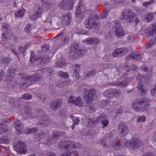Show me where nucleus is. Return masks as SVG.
<instances>
[{
    "label": "nucleus",
    "instance_id": "obj_1",
    "mask_svg": "<svg viewBox=\"0 0 156 156\" xmlns=\"http://www.w3.org/2000/svg\"><path fill=\"white\" fill-rule=\"evenodd\" d=\"M60 144L64 146V150H66L65 153L62 154L61 156H78L77 152L75 151L73 152V149L79 147V144L66 141L60 142Z\"/></svg>",
    "mask_w": 156,
    "mask_h": 156
},
{
    "label": "nucleus",
    "instance_id": "obj_2",
    "mask_svg": "<svg viewBox=\"0 0 156 156\" xmlns=\"http://www.w3.org/2000/svg\"><path fill=\"white\" fill-rule=\"evenodd\" d=\"M150 100L147 98H143L142 100L136 99L134 100L132 103V106L133 109L136 111H143V110L139 108L137 105H141L143 107V109L145 110L150 105Z\"/></svg>",
    "mask_w": 156,
    "mask_h": 156
},
{
    "label": "nucleus",
    "instance_id": "obj_3",
    "mask_svg": "<svg viewBox=\"0 0 156 156\" xmlns=\"http://www.w3.org/2000/svg\"><path fill=\"white\" fill-rule=\"evenodd\" d=\"M26 143L23 141H19L14 145L15 150L18 154H26L27 151Z\"/></svg>",
    "mask_w": 156,
    "mask_h": 156
},
{
    "label": "nucleus",
    "instance_id": "obj_4",
    "mask_svg": "<svg viewBox=\"0 0 156 156\" xmlns=\"http://www.w3.org/2000/svg\"><path fill=\"white\" fill-rule=\"evenodd\" d=\"M121 18L122 19H129V21H134L135 25L139 22L138 19L135 17V16L131 10H127L124 12H122Z\"/></svg>",
    "mask_w": 156,
    "mask_h": 156
},
{
    "label": "nucleus",
    "instance_id": "obj_5",
    "mask_svg": "<svg viewBox=\"0 0 156 156\" xmlns=\"http://www.w3.org/2000/svg\"><path fill=\"white\" fill-rule=\"evenodd\" d=\"M68 102L69 103H73L80 107L82 106V102L80 97H78L75 99V97L70 96L68 99Z\"/></svg>",
    "mask_w": 156,
    "mask_h": 156
},
{
    "label": "nucleus",
    "instance_id": "obj_6",
    "mask_svg": "<svg viewBox=\"0 0 156 156\" xmlns=\"http://www.w3.org/2000/svg\"><path fill=\"white\" fill-rule=\"evenodd\" d=\"M95 90L94 89H92L89 92L86 90V92L84 93V98L86 100L87 102L90 101L92 100L96 97L94 95Z\"/></svg>",
    "mask_w": 156,
    "mask_h": 156
},
{
    "label": "nucleus",
    "instance_id": "obj_7",
    "mask_svg": "<svg viewBox=\"0 0 156 156\" xmlns=\"http://www.w3.org/2000/svg\"><path fill=\"white\" fill-rule=\"evenodd\" d=\"M136 80L138 81L137 88L139 90V91L141 92V94L143 95L146 92L143 89V86L141 84V82L144 80L143 76H141L140 74L137 75Z\"/></svg>",
    "mask_w": 156,
    "mask_h": 156
},
{
    "label": "nucleus",
    "instance_id": "obj_8",
    "mask_svg": "<svg viewBox=\"0 0 156 156\" xmlns=\"http://www.w3.org/2000/svg\"><path fill=\"white\" fill-rule=\"evenodd\" d=\"M113 26H114V28H116L115 34L118 37H120L124 34L123 29L120 27L119 23L116 22L114 23Z\"/></svg>",
    "mask_w": 156,
    "mask_h": 156
},
{
    "label": "nucleus",
    "instance_id": "obj_9",
    "mask_svg": "<svg viewBox=\"0 0 156 156\" xmlns=\"http://www.w3.org/2000/svg\"><path fill=\"white\" fill-rule=\"evenodd\" d=\"M60 19L61 22L63 24L66 25H69L71 20V13H68L65 16H62Z\"/></svg>",
    "mask_w": 156,
    "mask_h": 156
},
{
    "label": "nucleus",
    "instance_id": "obj_10",
    "mask_svg": "<svg viewBox=\"0 0 156 156\" xmlns=\"http://www.w3.org/2000/svg\"><path fill=\"white\" fill-rule=\"evenodd\" d=\"M139 144L138 141H136L134 140H128L126 141L125 145L124 147H128L131 149V148L135 149L139 147Z\"/></svg>",
    "mask_w": 156,
    "mask_h": 156
},
{
    "label": "nucleus",
    "instance_id": "obj_11",
    "mask_svg": "<svg viewBox=\"0 0 156 156\" xmlns=\"http://www.w3.org/2000/svg\"><path fill=\"white\" fill-rule=\"evenodd\" d=\"M34 52L33 51H31L30 53V61L32 63L34 62V61H40V65L43 66V65L45 64L46 62L44 61V59L40 57L37 59V57H35L34 56Z\"/></svg>",
    "mask_w": 156,
    "mask_h": 156
},
{
    "label": "nucleus",
    "instance_id": "obj_12",
    "mask_svg": "<svg viewBox=\"0 0 156 156\" xmlns=\"http://www.w3.org/2000/svg\"><path fill=\"white\" fill-rule=\"evenodd\" d=\"M38 10L36 12L34 15L31 17V19L33 20H36L37 18L40 16L41 15L43 12V10L42 6L38 5L37 6Z\"/></svg>",
    "mask_w": 156,
    "mask_h": 156
},
{
    "label": "nucleus",
    "instance_id": "obj_13",
    "mask_svg": "<svg viewBox=\"0 0 156 156\" xmlns=\"http://www.w3.org/2000/svg\"><path fill=\"white\" fill-rule=\"evenodd\" d=\"M119 129L120 133L124 135L128 133L127 126L124 123H122L119 124Z\"/></svg>",
    "mask_w": 156,
    "mask_h": 156
},
{
    "label": "nucleus",
    "instance_id": "obj_14",
    "mask_svg": "<svg viewBox=\"0 0 156 156\" xmlns=\"http://www.w3.org/2000/svg\"><path fill=\"white\" fill-rule=\"evenodd\" d=\"M14 123L15 125L16 132L18 134H20L23 133L22 130L23 126L20 120H16Z\"/></svg>",
    "mask_w": 156,
    "mask_h": 156
},
{
    "label": "nucleus",
    "instance_id": "obj_15",
    "mask_svg": "<svg viewBox=\"0 0 156 156\" xmlns=\"http://www.w3.org/2000/svg\"><path fill=\"white\" fill-rule=\"evenodd\" d=\"M61 102L59 100H55L51 104L50 106L54 110L59 109L61 106Z\"/></svg>",
    "mask_w": 156,
    "mask_h": 156
},
{
    "label": "nucleus",
    "instance_id": "obj_16",
    "mask_svg": "<svg viewBox=\"0 0 156 156\" xmlns=\"http://www.w3.org/2000/svg\"><path fill=\"white\" fill-rule=\"evenodd\" d=\"M97 23L95 22L93 19V18L88 19L87 23L86 24V27L87 28L90 29L94 25H96Z\"/></svg>",
    "mask_w": 156,
    "mask_h": 156
},
{
    "label": "nucleus",
    "instance_id": "obj_17",
    "mask_svg": "<svg viewBox=\"0 0 156 156\" xmlns=\"http://www.w3.org/2000/svg\"><path fill=\"white\" fill-rule=\"evenodd\" d=\"M7 73L8 74H7L5 78L6 80L8 83H9L10 82L11 84L13 79V77L12 76L13 73H12V71H10L9 70H7Z\"/></svg>",
    "mask_w": 156,
    "mask_h": 156
},
{
    "label": "nucleus",
    "instance_id": "obj_18",
    "mask_svg": "<svg viewBox=\"0 0 156 156\" xmlns=\"http://www.w3.org/2000/svg\"><path fill=\"white\" fill-rule=\"evenodd\" d=\"M73 3L71 1L69 2H67L66 3H64V2H62V3L60 4V6L61 8H63V9H66V8L65 7V6H68V5H70V7L68 8V9H71L73 7Z\"/></svg>",
    "mask_w": 156,
    "mask_h": 156
},
{
    "label": "nucleus",
    "instance_id": "obj_19",
    "mask_svg": "<svg viewBox=\"0 0 156 156\" xmlns=\"http://www.w3.org/2000/svg\"><path fill=\"white\" fill-rule=\"evenodd\" d=\"M124 49L123 48H120L118 49L115 50L113 53V55L114 57H116L121 54H122L124 52Z\"/></svg>",
    "mask_w": 156,
    "mask_h": 156
},
{
    "label": "nucleus",
    "instance_id": "obj_20",
    "mask_svg": "<svg viewBox=\"0 0 156 156\" xmlns=\"http://www.w3.org/2000/svg\"><path fill=\"white\" fill-rule=\"evenodd\" d=\"M26 12V10L24 8H22L15 13V16L18 17L23 16Z\"/></svg>",
    "mask_w": 156,
    "mask_h": 156
},
{
    "label": "nucleus",
    "instance_id": "obj_21",
    "mask_svg": "<svg viewBox=\"0 0 156 156\" xmlns=\"http://www.w3.org/2000/svg\"><path fill=\"white\" fill-rule=\"evenodd\" d=\"M10 141L9 137H0V143L8 144Z\"/></svg>",
    "mask_w": 156,
    "mask_h": 156
},
{
    "label": "nucleus",
    "instance_id": "obj_22",
    "mask_svg": "<svg viewBox=\"0 0 156 156\" xmlns=\"http://www.w3.org/2000/svg\"><path fill=\"white\" fill-rule=\"evenodd\" d=\"M156 34V26L155 24L152 25L151 30H150L148 32L149 36Z\"/></svg>",
    "mask_w": 156,
    "mask_h": 156
},
{
    "label": "nucleus",
    "instance_id": "obj_23",
    "mask_svg": "<svg viewBox=\"0 0 156 156\" xmlns=\"http://www.w3.org/2000/svg\"><path fill=\"white\" fill-rule=\"evenodd\" d=\"M74 69L75 71V76L76 78H79L80 77L79 72L80 71V66H79L75 65Z\"/></svg>",
    "mask_w": 156,
    "mask_h": 156
},
{
    "label": "nucleus",
    "instance_id": "obj_24",
    "mask_svg": "<svg viewBox=\"0 0 156 156\" xmlns=\"http://www.w3.org/2000/svg\"><path fill=\"white\" fill-rule=\"evenodd\" d=\"M76 16L77 18H79V19H81L83 17V14L80 10V7L79 5H78V8L76 10Z\"/></svg>",
    "mask_w": 156,
    "mask_h": 156
},
{
    "label": "nucleus",
    "instance_id": "obj_25",
    "mask_svg": "<svg viewBox=\"0 0 156 156\" xmlns=\"http://www.w3.org/2000/svg\"><path fill=\"white\" fill-rule=\"evenodd\" d=\"M37 131V129L35 127L33 128H31L29 129H27L25 130L23 132L25 133L29 134L32 133H34Z\"/></svg>",
    "mask_w": 156,
    "mask_h": 156
},
{
    "label": "nucleus",
    "instance_id": "obj_26",
    "mask_svg": "<svg viewBox=\"0 0 156 156\" xmlns=\"http://www.w3.org/2000/svg\"><path fill=\"white\" fill-rule=\"evenodd\" d=\"M58 76L61 77L67 78L69 77L68 74L67 73L64 72L62 71L59 72L58 73Z\"/></svg>",
    "mask_w": 156,
    "mask_h": 156
},
{
    "label": "nucleus",
    "instance_id": "obj_27",
    "mask_svg": "<svg viewBox=\"0 0 156 156\" xmlns=\"http://www.w3.org/2000/svg\"><path fill=\"white\" fill-rule=\"evenodd\" d=\"M70 118L73 120V123L74 124L77 125L79 122L80 120L77 117H75L73 115H70Z\"/></svg>",
    "mask_w": 156,
    "mask_h": 156
},
{
    "label": "nucleus",
    "instance_id": "obj_28",
    "mask_svg": "<svg viewBox=\"0 0 156 156\" xmlns=\"http://www.w3.org/2000/svg\"><path fill=\"white\" fill-rule=\"evenodd\" d=\"M53 134L54 135V136H64L65 133L62 132H58L56 131H54L53 132Z\"/></svg>",
    "mask_w": 156,
    "mask_h": 156
},
{
    "label": "nucleus",
    "instance_id": "obj_29",
    "mask_svg": "<svg viewBox=\"0 0 156 156\" xmlns=\"http://www.w3.org/2000/svg\"><path fill=\"white\" fill-rule=\"evenodd\" d=\"M0 129L2 130V132L6 131L8 129V128L6 125L4 124H0Z\"/></svg>",
    "mask_w": 156,
    "mask_h": 156
},
{
    "label": "nucleus",
    "instance_id": "obj_30",
    "mask_svg": "<svg viewBox=\"0 0 156 156\" xmlns=\"http://www.w3.org/2000/svg\"><path fill=\"white\" fill-rule=\"evenodd\" d=\"M154 19V16L153 14L150 13L149 14L146 18V20L148 22H149L152 21Z\"/></svg>",
    "mask_w": 156,
    "mask_h": 156
},
{
    "label": "nucleus",
    "instance_id": "obj_31",
    "mask_svg": "<svg viewBox=\"0 0 156 156\" xmlns=\"http://www.w3.org/2000/svg\"><path fill=\"white\" fill-rule=\"evenodd\" d=\"M146 117L145 116H142L138 117L137 120V121L138 122H144L145 121Z\"/></svg>",
    "mask_w": 156,
    "mask_h": 156
},
{
    "label": "nucleus",
    "instance_id": "obj_32",
    "mask_svg": "<svg viewBox=\"0 0 156 156\" xmlns=\"http://www.w3.org/2000/svg\"><path fill=\"white\" fill-rule=\"evenodd\" d=\"M93 40V38L89 37L84 40V41L88 44H92Z\"/></svg>",
    "mask_w": 156,
    "mask_h": 156
},
{
    "label": "nucleus",
    "instance_id": "obj_33",
    "mask_svg": "<svg viewBox=\"0 0 156 156\" xmlns=\"http://www.w3.org/2000/svg\"><path fill=\"white\" fill-rule=\"evenodd\" d=\"M22 98L27 100H30L32 98V95L30 94H25L22 96Z\"/></svg>",
    "mask_w": 156,
    "mask_h": 156
},
{
    "label": "nucleus",
    "instance_id": "obj_34",
    "mask_svg": "<svg viewBox=\"0 0 156 156\" xmlns=\"http://www.w3.org/2000/svg\"><path fill=\"white\" fill-rule=\"evenodd\" d=\"M9 27V25L6 24H3L2 26V30L4 31H8V28Z\"/></svg>",
    "mask_w": 156,
    "mask_h": 156
},
{
    "label": "nucleus",
    "instance_id": "obj_35",
    "mask_svg": "<svg viewBox=\"0 0 156 156\" xmlns=\"http://www.w3.org/2000/svg\"><path fill=\"white\" fill-rule=\"evenodd\" d=\"M112 94L111 92L108 90L105 91L104 93V95L106 97L110 98L111 95Z\"/></svg>",
    "mask_w": 156,
    "mask_h": 156
},
{
    "label": "nucleus",
    "instance_id": "obj_36",
    "mask_svg": "<svg viewBox=\"0 0 156 156\" xmlns=\"http://www.w3.org/2000/svg\"><path fill=\"white\" fill-rule=\"evenodd\" d=\"M107 10H105L103 12L101 13V18H104L106 17L107 16Z\"/></svg>",
    "mask_w": 156,
    "mask_h": 156
},
{
    "label": "nucleus",
    "instance_id": "obj_37",
    "mask_svg": "<svg viewBox=\"0 0 156 156\" xmlns=\"http://www.w3.org/2000/svg\"><path fill=\"white\" fill-rule=\"evenodd\" d=\"M152 41H150L147 43L146 45V48L147 49H149L152 46Z\"/></svg>",
    "mask_w": 156,
    "mask_h": 156
},
{
    "label": "nucleus",
    "instance_id": "obj_38",
    "mask_svg": "<svg viewBox=\"0 0 156 156\" xmlns=\"http://www.w3.org/2000/svg\"><path fill=\"white\" fill-rule=\"evenodd\" d=\"M57 66L59 67H62L65 65V63L64 62H61L59 63V62H58Z\"/></svg>",
    "mask_w": 156,
    "mask_h": 156
},
{
    "label": "nucleus",
    "instance_id": "obj_39",
    "mask_svg": "<svg viewBox=\"0 0 156 156\" xmlns=\"http://www.w3.org/2000/svg\"><path fill=\"white\" fill-rule=\"evenodd\" d=\"M76 52L79 55H83L85 53V51L82 50H81L79 51H76Z\"/></svg>",
    "mask_w": 156,
    "mask_h": 156
},
{
    "label": "nucleus",
    "instance_id": "obj_40",
    "mask_svg": "<svg viewBox=\"0 0 156 156\" xmlns=\"http://www.w3.org/2000/svg\"><path fill=\"white\" fill-rule=\"evenodd\" d=\"M2 38L4 41H7L8 40V37L5 33L3 34L2 36Z\"/></svg>",
    "mask_w": 156,
    "mask_h": 156
},
{
    "label": "nucleus",
    "instance_id": "obj_41",
    "mask_svg": "<svg viewBox=\"0 0 156 156\" xmlns=\"http://www.w3.org/2000/svg\"><path fill=\"white\" fill-rule=\"evenodd\" d=\"M122 147H124V146H122V145L120 144L119 145L116 144L115 147L114 148L115 150H118Z\"/></svg>",
    "mask_w": 156,
    "mask_h": 156
},
{
    "label": "nucleus",
    "instance_id": "obj_42",
    "mask_svg": "<svg viewBox=\"0 0 156 156\" xmlns=\"http://www.w3.org/2000/svg\"><path fill=\"white\" fill-rule=\"evenodd\" d=\"M154 1V0H151L150 1L148 2H144L143 5L144 6H146L147 5H148L152 3Z\"/></svg>",
    "mask_w": 156,
    "mask_h": 156
},
{
    "label": "nucleus",
    "instance_id": "obj_43",
    "mask_svg": "<svg viewBox=\"0 0 156 156\" xmlns=\"http://www.w3.org/2000/svg\"><path fill=\"white\" fill-rule=\"evenodd\" d=\"M31 25L30 24H28L26 25V27L25 28V30L26 31H29L30 29Z\"/></svg>",
    "mask_w": 156,
    "mask_h": 156
},
{
    "label": "nucleus",
    "instance_id": "obj_44",
    "mask_svg": "<svg viewBox=\"0 0 156 156\" xmlns=\"http://www.w3.org/2000/svg\"><path fill=\"white\" fill-rule=\"evenodd\" d=\"M108 122L107 120H104L102 122V124L103 125L104 127L106 126H107Z\"/></svg>",
    "mask_w": 156,
    "mask_h": 156
},
{
    "label": "nucleus",
    "instance_id": "obj_45",
    "mask_svg": "<svg viewBox=\"0 0 156 156\" xmlns=\"http://www.w3.org/2000/svg\"><path fill=\"white\" fill-rule=\"evenodd\" d=\"M95 70H93L92 71V72L90 73H88L87 74L86 76H89V77H91L95 74Z\"/></svg>",
    "mask_w": 156,
    "mask_h": 156
},
{
    "label": "nucleus",
    "instance_id": "obj_46",
    "mask_svg": "<svg viewBox=\"0 0 156 156\" xmlns=\"http://www.w3.org/2000/svg\"><path fill=\"white\" fill-rule=\"evenodd\" d=\"M136 53H137L136 52V53H135L136 56H133V55H134L133 54H132V58H133L135 59L137 61L138 59L137 58H139V57H140V56L138 54H137Z\"/></svg>",
    "mask_w": 156,
    "mask_h": 156
},
{
    "label": "nucleus",
    "instance_id": "obj_47",
    "mask_svg": "<svg viewBox=\"0 0 156 156\" xmlns=\"http://www.w3.org/2000/svg\"><path fill=\"white\" fill-rule=\"evenodd\" d=\"M93 40L92 44H98L99 42V41L97 38H93Z\"/></svg>",
    "mask_w": 156,
    "mask_h": 156
},
{
    "label": "nucleus",
    "instance_id": "obj_48",
    "mask_svg": "<svg viewBox=\"0 0 156 156\" xmlns=\"http://www.w3.org/2000/svg\"><path fill=\"white\" fill-rule=\"evenodd\" d=\"M155 90H156V85L154 86V88L151 90V92L152 95H154V94Z\"/></svg>",
    "mask_w": 156,
    "mask_h": 156
},
{
    "label": "nucleus",
    "instance_id": "obj_49",
    "mask_svg": "<svg viewBox=\"0 0 156 156\" xmlns=\"http://www.w3.org/2000/svg\"><path fill=\"white\" fill-rule=\"evenodd\" d=\"M19 51L22 53H23L25 51V50L23 48L21 47H19L18 48Z\"/></svg>",
    "mask_w": 156,
    "mask_h": 156
},
{
    "label": "nucleus",
    "instance_id": "obj_50",
    "mask_svg": "<svg viewBox=\"0 0 156 156\" xmlns=\"http://www.w3.org/2000/svg\"><path fill=\"white\" fill-rule=\"evenodd\" d=\"M95 107L94 106L92 105L90 108V110L89 111L91 113L93 112L94 111Z\"/></svg>",
    "mask_w": 156,
    "mask_h": 156
},
{
    "label": "nucleus",
    "instance_id": "obj_51",
    "mask_svg": "<svg viewBox=\"0 0 156 156\" xmlns=\"http://www.w3.org/2000/svg\"><path fill=\"white\" fill-rule=\"evenodd\" d=\"M127 83H124V82H121L119 83V85L122 86H126L127 85Z\"/></svg>",
    "mask_w": 156,
    "mask_h": 156
},
{
    "label": "nucleus",
    "instance_id": "obj_52",
    "mask_svg": "<svg viewBox=\"0 0 156 156\" xmlns=\"http://www.w3.org/2000/svg\"><path fill=\"white\" fill-rule=\"evenodd\" d=\"M4 75L3 72H0V81L1 80L2 78V76Z\"/></svg>",
    "mask_w": 156,
    "mask_h": 156
},
{
    "label": "nucleus",
    "instance_id": "obj_53",
    "mask_svg": "<svg viewBox=\"0 0 156 156\" xmlns=\"http://www.w3.org/2000/svg\"><path fill=\"white\" fill-rule=\"evenodd\" d=\"M101 143L102 145L105 146L106 144V141L104 140H103L101 141Z\"/></svg>",
    "mask_w": 156,
    "mask_h": 156
},
{
    "label": "nucleus",
    "instance_id": "obj_54",
    "mask_svg": "<svg viewBox=\"0 0 156 156\" xmlns=\"http://www.w3.org/2000/svg\"><path fill=\"white\" fill-rule=\"evenodd\" d=\"M69 38L68 37L64 39V41H63L64 43H67L69 41Z\"/></svg>",
    "mask_w": 156,
    "mask_h": 156
},
{
    "label": "nucleus",
    "instance_id": "obj_55",
    "mask_svg": "<svg viewBox=\"0 0 156 156\" xmlns=\"http://www.w3.org/2000/svg\"><path fill=\"white\" fill-rule=\"evenodd\" d=\"M29 45L28 44H27L25 45L23 47V48L24 50H25V51L27 49V47L29 46Z\"/></svg>",
    "mask_w": 156,
    "mask_h": 156
},
{
    "label": "nucleus",
    "instance_id": "obj_56",
    "mask_svg": "<svg viewBox=\"0 0 156 156\" xmlns=\"http://www.w3.org/2000/svg\"><path fill=\"white\" fill-rule=\"evenodd\" d=\"M51 5L49 4H47L45 6V7L47 8H50L51 7Z\"/></svg>",
    "mask_w": 156,
    "mask_h": 156
},
{
    "label": "nucleus",
    "instance_id": "obj_57",
    "mask_svg": "<svg viewBox=\"0 0 156 156\" xmlns=\"http://www.w3.org/2000/svg\"><path fill=\"white\" fill-rule=\"evenodd\" d=\"M49 156H55V155L54 153H51L49 155Z\"/></svg>",
    "mask_w": 156,
    "mask_h": 156
},
{
    "label": "nucleus",
    "instance_id": "obj_58",
    "mask_svg": "<svg viewBox=\"0 0 156 156\" xmlns=\"http://www.w3.org/2000/svg\"><path fill=\"white\" fill-rule=\"evenodd\" d=\"M144 68H143V70H144V71H147V67H145V66H144Z\"/></svg>",
    "mask_w": 156,
    "mask_h": 156
},
{
    "label": "nucleus",
    "instance_id": "obj_59",
    "mask_svg": "<svg viewBox=\"0 0 156 156\" xmlns=\"http://www.w3.org/2000/svg\"><path fill=\"white\" fill-rule=\"evenodd\" d=\"M76 125L75 124H74V123H73V125L72 126V128L73 129H74V125Z\"/></svg>",
    "mask_w": 156,
    "mask_h": 156
},
{
    "label": "nucleus",
    "instance_id": "obj_60",
    "mask_svg": "<svg viewBox=\"0 0 156 156\" xmlns=\"http://www.w3.org/2000/svg\"><path fill=\"white\" fill-rule=\"evenodd\" d=\"M62 33H61V34L59 33V34H58L57 36L58 37L59 36H60V35H62Z\"/></svg>",
    "mask_w": 156,
    "mask_h": 156
},
{
    "label": "nucleus",
    "instance_id": "obj_61",
    "mask_svg": "<svg viewBox=\"0 0 156 156\" xmlns=\"http://www.w3.org/2000/svg\"><path fill=\"white\" fill-rule=\"evenodd\" d=\"M29 156H35V154H31V155Z\"/></svg>",
    "mask_w": 156,
    "mask_h": 156
},
{
    "label": "nucleus",
    "instance_id": "obj_62",
    "mask_svg": "<svg viewBox=\"0 0 156 156\" xmlns=\"http://www.w3.org/2000/svg\"><path fill=\"white\" fill-rule=\"evenodd\" d=\"M99 121V120H96V121L94 122H98Z\"/></svg>",
    "mask_w": 156,
    "mask_h": 156
},
{
    "label": "nucleus",
    "instance_id": "obj_63",
    "mask_svg": "<svg viewBox=\"0 0 156 156\" xmlns=\"http://www.w3.org/2000/svg\"><path fill=\"white\" fill-rule=\"evenodd\" d=\"M63 85H60L59 86V87H63Z\"/></svg>",
    "mask_w": 156,
    "mask_h": 156
},
{
    "label": "nucleus",
    "instance_id": "obj_64",
    "mask_svg": "<svg viewBox=\"0 0 156 156\" xmlns=\"http://www.w3.org/2000/svg\"><path fill=\"white\" fill-rule=\"evenodd\" d=\"M73 48V49L75 50H76V48Z\"/></svg>",
    "mask_w": 156,
    "mask_h": 156
}]
</instances>
